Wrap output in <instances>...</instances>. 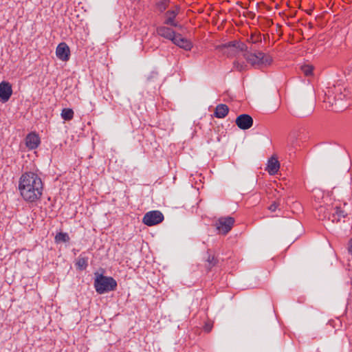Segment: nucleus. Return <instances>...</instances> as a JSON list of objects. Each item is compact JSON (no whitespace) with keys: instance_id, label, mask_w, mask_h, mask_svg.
I'll list each match as a JSON object with an SVG mask.
<instances>
[{"instance_id":"1","label":"nucleus","mask_w":352,"mask_h":352,"mask_svg":"<svg viewBox=\"0 0 352 352\" xmlns=\"http://www.w3.org/2000/svg\"><path fill=\"white\" fill-rule=\"evenodd\" d=\"M19 190L26 201L34 202L42 195L43 190L42 180L34 173H25L20 178Z\"/></svg>"},{"instance_id":"2","label":"nucleus","mask_w":352,"mask_h":352,"mask_svg":"<svg viewBox=\"0 0 352 352\" xmlns=\"http://www.w3.org/2000/svg\"><path fill=\"white\" fill-rule=\"evenodd\" d=\"M246 61L256 68L270 65L272 62V57L260 51L249 52L243 54Z\"/></svg>"},{"instance_id":"3","label":"nucleus","mask_w":352,"mask_h":352,"mask_svg":"<svg viewBox=\"0 0 352 352\" xmlns=\"http://www.w3.org/2000/svg\"><path fill=\"white\" fill-rule=\"evenodd\" d=\"M94 285L96 292L99 294L114 291L117 287V282L113 278L102 274L96 275Z\"/></svg>"},{"instance_id":"4","label":"nucleus","mask_w":352,"mask_h":352,"mask_svg":"<svg viewBox=\"0 0 352 352\" xmlns=\"http://www.w3.org/2000/svg\"><path fill=\"white\" fill-rule=\"evenodd\" d=\"M314 110L312 100L309 102L297 101L292 107L290 113L296 117L305 118L311 115Z\"/></svg>"},{"instance_id":"5","label":"nucleus","mask_w":352,"mask_h":352,"mask_svg":"<svg viewBox=\"0 0 352 352\" xmlns=\"http://www.w3.org/2000/svg\"><path fill=\"white\" fill-rule=\"evenodd\" d=\"M234 223V219L231 217H220L215 222L216 229L219 233L226 234L232 229Z\"/></svg>"},{"instance_id":"6","label":"nucleus","mask_w":352,"mask_h":352,"mask_svg":"<svg viewBox=\"0 0 352 352\" xmlns=\"http://www.w3.org/2000/svg\"><path fill=\"white\" fill-rule=\"evenodd\" d=\"M163 220L164 215L160 211L152 210L144 214L142 222L148 226H152L161 223Z\"/></svg>"},{"instance_id":"7","label":"nucleus","mask_w":352,"mask_h":352,"mask_svg":"<svg viewBox=\"0 0 352 352\" xmlns=\"http://www.w3.org/2000/svg\"><path fill=\"white\" fill-rule=\"evenodd\" d=\"M219 50H223L224 48H232L236 50L237 52H241L243 54L249 52L248 46L242 42L233 41L222 45H217L216 47Z\"/></svg>"},{"instance_id":"8","label":"nucleus","mask_w":352,"mask_h":352,"mask_svg":"<svg viewBox=\"0 0 352 352\" xmlns=\"http://www.w3.org/2000/svg\"><path fill=\"white\" fill-rule=\"evenodd\" d=\"M179 7L175 6L174 10H169L165 13V21L164 23L167 25L181 28V25L175 21L176 16L179 14Z\"/></svg>"},{"instance_id":"9","label":"nucleus","mask_w":352,"mask_h":352,"mask_svg":"<svg viewBox=\"0 0 352 352\" xmlns=\"http://www.w3.org/2000/svg\"><path fill=\"white\" fill-rule=\"evenodd\" d=\"M237 126L243 130L249 129L253 125V119L248 114H241L235 120Z\"/></svg>"},{"instance_id":"10","label":"nucleus","mask_w":352,"mask_h":352,"mask_svg":"<svg viewBox=\"0 0 352 352\" xmlns=\"http://www.w3.org/2000/svg\"><path fill=\"white\" fill-rule=\"evenodd\" d=\"M12 94V85L10 82L3 81L0 83V100L3 102L9 100Z\"/></svg>"},{"instance_id":"11","label":"nucleus","mask_w":352,"mask_h":352,"mask_svg":"<svg viewBox=\"0 0 352 352\" xmlns=\"http://www.w3.org/2000/svg\"><path fill=\"white\" fill-rule=\"evenodd\" d=\"M172 42L180 48L189 51L192 47V43L187 38L183 37L180 34H176Z\"/></svg>"},{"instance_id":"12","label":"nucleus","mask_w":352,"mask_h":352,"mask_svg":"<svg viewBox=\"0 0 352 352\" xmlns=\"http://www.w3.org/2000/svg\"><path fill=\"white\" fill-rule=\"evenodd\" d=\"M56 56L63 61H67L69 58L70 50L65 43H60L56 47Z\"/></svg>"},{"instance_id":"13","label":"nucleus","mask_w":352,"mask_h":352,"mask_svg":"<svg viewBox=\"0 0 352 352\" xmlns=\"http://www.w3.org/2000/svg\"><path fill=\"white\" fill-rule=\"evenodd\" d=\"M40 144V138L35 133H29L25 138V144L29 149L36 148Z\"/></svg>"},{"instance_id":"14","label":"nucleus","mask_w":352,"mask_h":352,"mask_svg":"<svg viewBox=\"0 0 352 352\" xmlns=\"http://www.w3.org/2000/svg\"><path fill=\"white\" fill-rule=\"evenodd\" d=\"M156 31L158 35L171 41L177 34L172 29L166 26H160L157 28Z\"/></svg>"},{"instance_id":"15","label":"nucleus","mask_w":352,"mask_h":352,"mask_svg":"<svg viewBox=\"0 0 352 352\" xmlns=\"http://www.w3.org/2000/svg\"><path fill=\"white\" fill-rule=\"evenodd\" d=\"M280 168V164L278 160L272 157L267 164V171L270 175L276 174Z\"/></svg>"},{"instance_id":"16","label":"nucleus","mask_w":352,"mask_h":352,"mask_svg":"<svg viewBox=\"0 0 352 352\" xmlns=\"http://www.w3.org/2000/svg\"><path fill=\"white\" fill-rule=\"evenodd\" d=\"M229 112V108L226 104H218L214 111V116L218 118H225Z\"/></svg>"},{"instance_id":"17","label":"nucleus","mask_w":352,"mask_h":352,"mask_svg":"<svg viewBox=\"0 0 352 352\" xmlns=\"http://www.w3.org/2000/svg\"><path fill=\"white\" fill-rule=\"evenodd\" d=\"M207 263L206 264V267L207 268V270H210L214 266H215L217 264L218 260L214 255H212L210 253V250L207 251Z\"/></svg>"},{"instance_id":"18","label":"nucleus","mask_w":352,"mask_h":352,"mask_svg":"<svg viewBox=\"0 0 352 352\" xmlns=\"http://www.w3.org/2000/svg\"><path fill=\"white\" fill-rule=\"evenodd\" d=\"M346 213L339 207L335 208V212L332 215V221L339 222L342 218H344Z\"/></svg>"},{"instance_id":"19","label":"nucleus","mask_w":352,"mask_h":352,"mask_svg":"<svg viewBox=\"0 0 352 352\" xmlns=\"http://www.w3.org/2000/svg\"><path fill=\"white\" fill-rule=\"evenodd\" d=\"M69 236L66 232H58L55 236V241L56 243L63 242L66 243L69 241Z\"/></svg>"},{"instance_id":"20","label":"nucleus","mask_w":352,"mask_h":352,"mask_svg":"<svg viewBox=\"0 0 352 352\" xmlns=\"http://www.w3.org/2000/svg\"><path fill=\"white\" fill-rule=\"evenodd\" d=\"M61 117L65 120H71L74 117V111L72 109L65 108L62 110Z\"/></svg>"},{"instance_id":"21","label":"nucleus","mask_w":352,"mask_h":352,"mask_svg":"<svg viewBox=\"0 0 352 352\" xmlns=\"http://www.w3.org/2000/svg\"><path fill=\"white\" fill-rule=\"evenodd\" d=\"M76 265L80 270H85L88 265V258L86 257L79 256Z\"/></svg>"},{"instance_id":"22","label":"nucleus","mask_w":352,"mask_h":352,"mask_svg":"<svg viewBox=\"0 0 352 352\" xmlns=\"http://www.w3.org/2000/svg\"><path fill=\"white\" fill-rule=\"evenodd\" d=\"M168 0H163L156 3V8L160 12H163L168 8Z\"/></svg>"},{"instance_id":"23","label":"nucleus","mask_w":352,"mask_h":352,"mask_svg":"<svg viewBox=\"0 0 352 352\" xmlns=\"http://www.w3.org/2000/svg\"><path fill=\"white\" fill-rule=\"evenodd\" d=\"M314 67L309 65H305L300 67V70L307 76H311L313 74Z\"/></svg>"},{"instance_id":"24","label":"nucleus","mask_w":352,"mask_h":352,"mask_svg":"<svg viewBox=\"0 0 352 352\" xmlns=\"http://www.w3.org/2000/svg\"><path fill=\"white\" fill-rule=\"evenodd\" d=\"M158 79V73L151 72L146 76V80L148 83L155 82Z\"/></svg>"},{"instance_id":"25","label":"nucleus","mask_w":352,"mask_h":352,"mask_svg":"<svg viewBox=\"0 0 352 352\" xmlns=\"http://www.w3.org/2000/svg\"><path fill=\"white\" fill-rule=\"evenodd\" d=\"M234 67L237 69L238 71H243L247 67V65L243 62H239V61H234Z\"/></svg>"},{"instance_id":"26","label":"nucleus","mask_w":352,"mask_h":352,"mask_svg":"<svg viewBox=\"0 0 352 352\" xmlns=\"http://www.w3.org/2000/svg\"><path fill=\"white\" fill-rule=\"evenodd\" d=\"M221 51L226 54L228 57L234 56L236 55L237 53L236 50H233L232 48H224L223 50Z\"/></svg>"},{"instance_id":"27","label":"nucleus","mask_w":352,"mask_h":352,"mask_svg":"<svg viewBox=\"0 0 352 352\" xmlns=\"http://www.w3.org/2000/svg\"><path fill=\"white\" fill-rule=\"evenodd\" d=\"M337 92L334 98H335V100H336V102L337 101H339V100H342V93L341 92V88H339L338 90H337ZM344 96H345V95H344Z\"/></svg>"},{"instance_id":"28","label":"nucleus","mask_w":352,"mask_h":352,"mask_svg":"<svg viewBox=\"0 0 352 352\" xmlns=\"http://www.w3.org/2000/svg\"><path fill=\"white\" fill-rule=\"evenodd\" d=\"M277 207L278 205L276 204V202H274L270 206L269 210H271L272 212H274L276 210Z\"/></svg>"},{"instance_id":"29","label":"nucleus","mask_w":352,"mask_h":352,"mask_svg":"<svg viewBox=\"0 0 352 352\" xmlns=\"http://www.w3.org/2000/svg\"><path fill=\"white\" fill-rule=\"evenodd\" d=\"M212 329V326L208 324H206L205 326H204V330L206 332H210Z\"/></svg>"},{"instance_id":"30","label":"nucleus","mask_w":352,"mask_h":352,"mask_svg":"<svg viewBox=\"0 0 352 352\" xmlns=\"http://www.w3.org/2000/svg\"><path fill=\"white\" fill-rule=\"evenodd\" d=\"M348 251L349 253L352 254V239L349 241Z\"/></svg>"}]
</instances>
